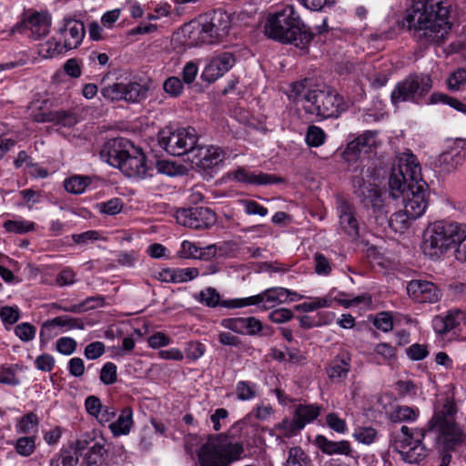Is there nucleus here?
<instances>
[{
  "instance_id": "dca6fc26",
  "label": "nucleus",
  "mask_w": 466,
  "mask_h": 466,
  "mask_svg": "<svg viewBox=\"0 0 466 466\" xmlns=\"http://www.w3.org/2000/svg\"><path fill=\"white\" fill-rule=\"evenodd\" d=\"M466 323V314L460 309H450L446 314L437 315L432 319L434 331L441 336L459 335L461 326Z\"/></svg>"
},
{
  "instance_id": "5701e85b",
  "label": "nucleus",
  "mask_w": 466,
  "mask_h": 466,
  "mask_svg": "<svg viewBox=\"0 0 466 466\" xmlns=\"http://www.w3.org/2000/svg\"><path fill=\"white\" fill-rule=\"evenodd\" d=\"M317 447L327 455L352 456L351 445L348 441H333L323 435L315 438Z\"/></svg>"
},
{
  "instance_id": "c9c22d12",
  "label": "nucleus",
  "mask_w": 466,
  "mask_h": 466,
  "mask_svg": "<svg viewBox=\"0 0 466 466\" xmlns=\"http://www.w3.org/2000/svg\"><path fill=\"white\" fill-rule=\"evenodd\" d=\"M405 209L395 212L389 219L390 228L396 233L404 232L410 225V221L415 220Z\"/></svg>"
},
{
  "instance_id": "4be33fe9",
  "label": "nucleus",
  "mask_w": 466,
  "mask_h": 466,
  "mask_svg": "<svg viewBox=\"0 0 466 466\" xmlns=\"http://www.w3.org/2000/svg\"><path fill=\"white\" fill-rule=\"evenodd\" d=\"M338 212L340 230L351 238H357L359 236V222L353 205L342 200L338 206Z\"/></svg>"
},
{
  "instance_id": "0e129e2a",
  "label": "nucleus",
  "mask_w": 466,
  "mask_h": 466,
  "mask_svg": "<svg viewBox=\"0 0 466 466\" xmlns=\"http://www.w3.org/2000/svg\"><path fill=\"white\" fill-rule=\"evenodd\" d=\"M106 352V346L101 341H94L86 346L84 355L88 360H96Z\"/></svg>"
},
{
  "instance_id": "f3484780",
  "label": "nucleus",
  "mask_w": 466,
  "mask_h": 466,
  "mask_svg": "<svg viewBox=\"0 0 466 466\" xmlns=\"http://www.w3.org/2000/svg\"><path fill=\"white\" fill-rule=\"evenodd\" d=\"M236 63V58L231 52L218 53L206 65L203 72V79L212 83L223 76Z\"/></svg>"
},
{
  "instance_id": "de8ad7c7",
  "label": "nucleus",
  "mask_w": 466,
  "mask_h": 466,
  "mask_svg": "<svg viewBox=\"0 0 466 466\" xmlns=\"http://www.w3.org/2000/svg\"><path fill=\"white\" fill-rule=\"evenodd\" d=\"M39 420L34 412L23 416L17 424V431L25 434L36 431Z\"/></svg>"
},
{
  "instance_id": "09e8293b",
  "label": "nucleus",
  "mask_w": 466,
  "mask_h": 466,
  "mask_svg": "<svg viewBox=\"0 0 466 466\" xmlns=\"http://www.w3.org/2000/svg\"><path fill=\"white\" fill-rule=\"evenodd\" d=\"M330 298H314L310 302H304L295 306V309L303 312H311L318 309L328 308L331 306Z\"/></svg>"
},
{
  "instance_id": "9d476101",
  "label": "nucleus",
  "mask_w": 466,
  "mask_h": 466,
  "mask_svg": "<svg viewBox=\"0 0 466 466\" xmlns=\"http://www.w3.org/2000/svg\"><path fill=\"white\" fill-rule=\"evenodd\" d=\"M432 81L430 76L420 74L410 75L399 82L390 94L391 103L397 106L402 102L418 103L431 89Z\"/></svg>"
},
{
  "instance_id": "052dcab7",
  "label": "nucleus",
  "mask_w": 466,
  "mask_h": 466,
  "mask_svg": "<svg viewBox=\"0 0 466 466\" xmlns=\"http://www.w3.org/2000/svg\"><path fill=\"white\" fill-rule=\"evenodd\" d=\"M206 351V347L199 341H189L187 343L185 353L186 357L190 360H198Z\"/></svg>"
},
{
  "instance_id": "6e6d98bb",
  "label": "nucleus",
  "mask_w": 466,
  "mask_h": 466,
  "mask_svg": "<svg viewBox=\"0 0 466 466\" xmlns=\"http://www.w3.org/2000/svg\"><path fill=\"white\" fill-rule=\"evenodd\" d=\"M314 269L318 275L328 276L331 273L332 264L328 258L321 253L314 255Z\"/></svg>"
},
{
  "instance_id": "ddd939ff",
  "label": "nucleus",
  "mask_w": 466,
  "mask_h": 466,
  "mask_svg": "<svg viewBox=\"0 0 466 466\" xmlns=\"http://www.w3.org/2000/svg\"><path fill=\"white\" fill-rule=\"evenodd\" d=\"M176 218L179 224L194 229L208 228L216 222L215 213L205 207L182 208L177 212Z\"/></svg>"
},
{
  "instance_id": "aec40b11",
  "label": "nucleus",
  "mask_w": 466,
  "mask_h": 466,
  "mask_svg": "<svg viewBox=\"0 0 466 466\" xmlns=\"http://www.w3.org/2000/svg\"><path fill=\"white\" fill-rule=\"evenodd\" d=\"M409 296L419 303H432L439 299V289L432 283L425 280H411L407 286Z\"/></svg>"
},
{
  "instance_id": "bb28decb",
  "label": "nucleus",
  "mask_w": 466,
  "mask_h": 466,
  "mask_svg": "<svg viewBox=\"0 0 466 466\" xmlns=\"http://www.w3.org/2000/svg\"><path fill=\"white\" fill-rule=\"evenodd\" d=\"M55 327L66 328L67 329H84L85 322L82 319L72 318L69 316H58L46 320L41 329L40 337H44L46 332H50Z\"/></svg>"
},
{
  "instance_id": "69168bd1",
  "label": "nucleus",
  "mask_w": 466,
  "mask_h": 466,
  "mask_svg": "<svg viewBox=\"0 0 466 466\" xmlns=\"http://www.w3.org/2000/svg\"><path fill=\"white\" fill-rule=\"evenodd\" d=\"M76 341L69 337H63L56 340V350L64 355H71L76 349Z\"/></svg>"
},
{
  "instance_id": "f704fd0d",
  "label": "nucleus",
  "mask_w": 466,
  "mask_h": 466,
  "mask_svg": "<svg viewBox=\"0 0 466 466\" xmlns=\"http://www.w3.org/2000/svg\"><path fill=\"white\" fill-rule=\"evenodd\" d=\"M208 21L211 25V28L213 27L215 29L219 38L228 35L230 22L226 13L215 11L210 17H208Z\"/></svg>"
},
{
  "instance_id": "9b49d317",
  "label": "nucleus",
  "mask_w": 466,
  "mask_h": 466,
  "mask_svg": "<svg viewBox=\"0 0 466 466\" xmlns=\"http://www.w3.org/2000/svg\"><path fill=\"white\" fill-rule=\"evenodd\" d=\"M51 24L52 17L47 12L28 10L15 25V31L32 40H40L49 34Z\"/></svg>"
},
{
  "instance_id": "4468645a",
  "label": "nucleus",
  "mask_w": 466,
  "mask_h": 466,
  "mask_svg": "<svg viewBox=\"0 0 466 466\" xmlns=\"http://www.w3.org/2000/svg\"><path fill=\"white\" fill-rule=\"evenodd\" d=\"M379 143L378 132L367 130L349 142L342 157L347 162H354L361 154L370 153L378 147Z\"/></svg>"
},
{
  "instance_id": "774afa93",
  "label": "nucleus",
  "mask_w": 466,
  "mask_h": 466,
  "mask_svg": "<svg viewBox=\"0 0 466 466\" xmlns=\"http://www.w3.org/2000/svg\"><path fill=\"white\" fill-rule=\"evenodd\" d=\"M199 247H198L195 243L184 240L181 243L180 250L178 251V256L183 258H198Z\"/></svg>"
},
{
  "instance_id": "39448f33",
  "label": "nucleus",
  "mask_w": 466,
  "mask_h": 466,
  "mask_svg": "<svg viewBox=\"0 0 466 466\" xmlns=\"http://www.w3.org/2000/svg\"><path fill=\"white\" fill-rule=\"evenodd\" d=\"M245 457L244 445L226 433L209 435L198 451L200 465L229 466Z\"/></svg>"
},
{
  "instance_id": "423d86ee",
  "label": "nucleus",
  "mask_w": 466,
  "mask_h": 466,
  "mask_svg": "<svg viewBox=\"0 0 466 466\" xmlns=\"http://www.w3.org/2000/svg\"><path fill=\"white\" fill-rule=\"evenodd\" d=\"M462 227L463 225L444 220L433 223L424 233L423 253L434 260L449 249L457 248L462 236Z\"/></svg>"
},
{
  "instance_id": "6e6552de",
  "label": "nucleus",
  "mask_w": 466,
  "mask_h": 466,
  "mask_svg": "<svg viewBox=\"0 0 466 466\" xmlns=\"http://www.w3.org/2000/svg\"><path fill=\"white\" fill-rule=\"evenodd\" d=\"M305 100L310 104L306 110L322 118H338L349 107L343 96L331 89L308 90Z\"/></svg>"
},
{
  "instance_id": "6ab92c4d",
  "label": "nucleus",
  "mask_w": 466,
  "mask_h": 466,
  "mask_svg": "<svg viewBox=\"0 0 466 466\" xmlns=\"http://www.w3.org/2000/svg\"><path fill=\"white\" fill-rule=\"evenodd\" d=\"M58 31L64 40L62 48L66 51L76 48L82 43L86 34L84 24L72 18H65Z\"/></svg>"
},
{
  "instance_id": "f257e3e1",
  "label": "nucleus",
  "mask_w": 466,
  "mask_h": 466,
  "mask_svg": "<svg viewBox=\"0 0 466 466\" xmlns=\"http://www.w3.org/2000/svg\"><path fill=\"white\" fill-rule=\"evenodd\" d=\"M450 15L451 5L445 0H413L402 26L420 46L428 48L446 39L452 25Z\"/></svg>"
},
{
  "instance_id": "49530a36",
  "label": "nucleus",
  "mask_w": 466,
  "mask_h": 466,
  "mask_svg": "<svg viewBox=\"0 0 466 466\" xmlns=\"http://www.w3.org/2000/svg\"><path fill=\"white\" fill-rule=\"evenodd\" d=\"M170 275L171 282H187L196 279L199 271L197 268H175V271H167Z\"/></svg>"
},
{
  "instance_id": "1a4fd4ad",
  "label": "nucleus",
  "mask_w": 466,
  "mask_h": 466,
  "mask_svg": "<svg viewBox=\"0 0 466 466\" xmlns=\"http://www.w3.org/2000/svg\"><path fill=\"white\" fill-rule=\"evenodd\" d=\"M158 144L167 153L175 157L187 155L191 157L198 137L195 128L181 127L176 130L164 128L158 133Z\"/></svg>"
},
{
  "instance_id": "c03bdc74",
  "label": "nucleus",
  "mask_w": 466,
  "mask_h": 466,
  "mask_svg": "<svg viewBox=\"0 0 466 466\" xmlns=\"http://www.w3.org/2000/svg\"><path fill=\"white\" fill-rule=\"evenodd\" d=\"M237 397L240 400H250L257 396L258 385L256 383L240 380L236 386Z\"/></svg>"
},
{
  "instance_id": "a18cd8bd",
  "label": "nucleus",
  "mask_w": 466,
  "mask_h": 466,
  "mask_svg": "<svg viewBox=\"0 0 466 466\" xmlns=\"http://www.w3.org/2000/svg\"><path fill=\"white\" fill-rule=\"evenodd\" d=\"M431 104L443 103L451 106L457 111L466 113V105L460 100L442 93H433L430 97Z\"/></svg>"
},
{
  "instance_id": "2eb2a0df",
  "label": "nucleus",
  "mask_w": 466,
  "mask_h": 466,
  "mask_svg": "<svg viewBox=\"0 0 466 466\" xmlns=\"http://www.w3.org/2000/svg\"><path fill=\"white\" fill-rule=\"evenodd\" d=\"M352 186L354 194L364 207L372 208L374 211L383 208L381 193L376 185L367 183L363 177L356 176L352 179Z\"/></svg>"
},
{
  "instance_id": "0eeeda50",
  "label": "nucleus",
  "mask_w": 466,
  "mask_h": 466,
  "mask_svg": "<svg viewBox=\"0 0 466 466\" xmlns=\"http://www.w3.org/2000/svg\"><path fill=\"white\" fill-rule=\"evenodd\" d=\"M413 182H423L421 167L417 157L410 150L398 153L392 164L389 178L390 195L399 198L404 189Z\"/></svg>"
},
{
  "instance_id": "bf43d9fd",
  "label": "nucleus",
  "mask_w": 466,
  "mask_h": 466,
  "mask_svg": "<svg viewBox=\"0 0 466 466\" xmlns=\"http://www.w3.org/2000/svg\"><path fill=\"white\" fill-rule=\"evenodd\" d=\"M35 328L28 322L20 323L15 328V335L25 342L33 340L35 339Z\"/></svg>"
},
{
  "instance_id": "3c124183",
  "label": "nucleus",
  "mask_w": 466,
  "mask_h": 466,
  "mask_svg": "<svg viewBox=\"0 0 466 466\" xmlns=\"http://www.w3.org/2000/svg\"><path fill=\"white\" fill-rule=\"evenodd\" d=\"M100 381L105 385H112L116 382L117 380V368L113 362H106L101 370L99 376Z\"/></svg>"
},
{
  "instance_id": "13d9d810",
  "label": "nucleus",
  "mask_w": 466,
  "mask_h": 466,
  "mask_svg": "<svg viewBox=\"0 0 466 466\" xmlns=\"http://www.w3.org/2000/svg\"><path fill=\"white\" fill-rule=\"evenodd\" d=\"M354 438L364 444H370L377 436V431L372 427H359L355 430Z\"/></svg>"
},
{
  "instance_id": "2f4dec72",
  "label": "nucleus",
  "mask_w": 466,
  "mask_h": 466,
  "mask_svg": "<svg viewBox=\"0 0 466 466\" xmlns=\"http://www.w3.org/2000/svg\"><path fill=\"white\" fill-rule=\"evenodd\" d=\"M321 406L317 404H299L294 411V416L299 423L306 424L315 420L320 413Z\"/></svg>"
},
{
  "instance_id": "338daca9",
  "label": "nucleus",
  "mask_w": 466,
  "mask_h": 466,
  "mask_svg": "<svg viewBox=\"0 0 466 466\" xmlns=\"http://www.w3.org/2000/svg\"><path fill=\"white\" fill-rule=\"evenodd\" d=\"M220 326L242 335L246 331L244 330L243 317L223 319L220 321Z\"/></svg>"
},
{
  "instance_id": "7ed1b4c3",
  "label": "nucleus",
  "mask_w": 466,
  "mask_h": 466,
  "mask_svg": "<svg viewBox=\"0 0 466 466\" xmlns=\"http://www.w3.org/2000/svg\"><path fill=\"white\" fill-rule=\"evenodd\" d=\"M265 35L283 44H293L304 49L312 40L313 35L300 19L292 5L270 14L264 26Z\"/></svg>"
},
{
  "instance_id": "5fc2aeb1",
  "label": "nucleus",
  "mask_w": 466,
  "mask_h": 466,
  "mask_svg": "<svg viewBox=\"0 0 466 466\" xmlns=\"http://www.w3.org/2000/svg\"><path fill=\"white\" fill-rule=\"evenodd\" d=\"M51 122L61 127H73L77 123L76 116L66 111H53Z\"/></svg>"
},
{
  "instance_id": "b1692460",
  "label": "nucleus",
  "mask_w": 466,
  "mask_h": 466,
  "mask_svg": "<svg viewBox=\"0 0 466 466\" xmlns=\"http://www.w3.org/2000/svg\"><path fill=\"white\" fill-rule=\"evenodd\" d=\"M265 304L262 305V309H268L273 308L276 304L285 303L287 301H293L295 297L299 299L302 296L297 292L291 291L288 289L281 287L270 288L263 291Z\"/></svg>"
},
{
  "instance_id": "a211bd4d",
  "label": "nucleus",
  "mask_w": 466,
  "mask_h": 466,
  "mask_svg": "<svg viewBox=\"0 0 466 466\" xmlns=\"http://www.w3.org/2000/svg\"><path fill=\"white\" fill-rule=\"evenodd\" d=\"M225 152L216 146L199 147L196 146L188 160L203 169L211 168L222 162Z\"/></svg>"
},
{
  "instance_id": "4c0bfd02",
  "label": "nucleus",
  "mask_w": 466,
  "mask_h": 466,
  "mask_svg": "<svg viewBox=\"0 0 466 466\" xmlns=\"http://www.w3.org/2000/svg\"><path fill=\"white\" fill-rule=\"evenodd\" d=\"M105 304V299L102 296L88 297L78 304L66 306V309H63L65 312L72 313H82L88 309H95L96 307H102Z\"/></svg>"
},
{
  "instance_id": "ea45409f",
  "label": "nucleus",
  "mask_w": 466,
  "mask_h": 466,
  "mask_svg": "<svg viewBox=\"0 0 466 466\" xmlns=\"http://www.w3.org/2000/svg\"><path fill=\"white\" fill-rule=\"evenodd\" d=\"M147 89L137 82L124 84V100L138 102L147 95Z\"/></svg>"
},
{
  "instance_id": "a19ab883",
  "label": "nucleus",
  "mask_w": 466,
  "mask_h": 466,
  "mask_svg": "<svg viewBox=\"0 0 466 466\" xmlns=\"http://www.w3.org/2000/svg\"><path fill=\"white\" fill-rule=\"evenodd\" d=\"M35 224L25 219H9L4 223L7 232L15 234H25L35 229Z\"/></svg>"
},
{
  "instance_id": "20e7f679",
  "label": "nucleus",
  "mask_w": 466,
  "mask_h": 466,
  "mask_svg": "<svg viewBox=\"0 0 466 466\" xmlns=\"http://www.w3.org/2000/svg\"><path fill=\"white\" fill-rule=\"evenodd\" d=\"M456 413V404L450 399L434 408L433 415L425 430L427 432H436V446L439 451H453L466 441V432L455 421Z\"/></svg>"
},
{
  "instance_id": "c756f323",
  "label": "nucleus",
  "mask_w": 466,
  "mask_h": 466,
  "mask_svg": "<svg viewBox=\"0 0 466 466\" xmlns=\"http://www.w3.org/2000/svg\"><path fill=\"white\" fill-rule=\"evenodd\" d=\"M132 425L133 411L130 407H126L121 410L116 420L109 424V429L114 436H121L128 434Z\"/></svg>"
},
{
  "instance_id": "79ce46f5",
  "label": "nucleus",
  "mask_w": 466,
  "mask_h": 466,
  "mask_svg": "<svg viewBox=\"0 0 466 466\" xmlns=\"http://www.w3.org/2000/svg\"><path fill=\"white\" fill-rule=\"evenodd\" d=\"M80 456L76 451H61L59 456L52 459L50 466H77L80 465Z\"/></svg>"
},
{
  "instance_id": "4d7b16f0",
  "label": "nucleus",
  "mask_w": 466,
  "mask_h": 466,
  "mask_svg": "<svg viewBox=\"0 0 466 466\" xmlns=\"http://www.w3.org/2000/svg\"><path fill=\"white\" fill-rule=\"evenodd\" d=\"M102 96L111 101L124 99V84L116 83L105 86L101 90Z\"/></svg>"
},
{
  "instance_id": "473e14b6",
  "label": "nucleus",
  "mask_w": 466,
  "mask_h": 466,
  "mask_svg": "<svg viewBox=\"0 0 466 466\" xmlns=\"http://www.w3.org/2000/svg\"><path fill=\"white\" fill-rule=\"evenodd\" d=\"M420 414V410L415 407L397 406L390 412L389 419L391 422H412L415 421Z\"/></svg>"
},
{
  "instance_id": "412c9836",
  "label": "nucleus",
  "mask_w": 466,
  "mask_h": 466,
  "mask_svg": "<svg viewBox=\"0 0 466 466\" xmlns=\"http://www.w3.org/2000/svg\"><path fill=\"white\" fill-rule=\"evenodd\" d=\"M232 177L238 182L255 185V186H265L277 183H282L284 180L272 174L263 172H251L243 167H238L236 170L231 172Z\"/></svg>"
},
{
  "instance_id": "864d4df0",
  "label": "nucleus",
  "mask_w": 466,
  "mask_h": 466,
  "mask_svg": "<svg viewBox=\"0 0 466 466\" xmlns=\"http://www.w3.org/2000/svg\"><path fill=\"white\" fill-rule=\"evenodd\" d=\"M466 84V69L458 68L447 79L448 88L451 91H458Z\"/></svg>"
},
{
  "instance_id": "58836bf2",
  "label": "nucleus",
  "mask_w": 466,
  "mask_h": 466,
  "mask_svg": "<svg viewBox=\"0 0 466 466\" xmlns=\"http://www.w3.org/2000/svg\"><path fill=\"white\" fill-rule=\"evenodd\" d=\"M91 183V178L87 176H73L64 182L65 189L75 195L85 192L86 187Z\"/></svg>"
},
{
  "instance_id": "f8f14e48",
  "label": "nucleus",
  "mask_w": 466,
  "mask_h": 466,
  "mask_svg": "<svg viewBox=\"0 0 466 466\" xmlns=\"http://www.w3.org/2000/svg\"><path fill=\"white\" fill-rule=\"evenodd\" d=\"M427 196L425 182H413L406 187L399 198H402L406 212L411 218H418L425 212L428 205Z\"/></svg>"
},
{
  "instance_id": "37998d69",
  "label": "nucleus",
  "mask_w": 466,
  "mask_h": 466,
  "mask_svg": "<svg viewBox=\"0 0 466 466\" xmlns=\"http://www.w3.org/2000/svg\"><path fill=\"white\" fill-rule=\"evenodd\" d=\"M305 141L310 147H319L325 143L326 134L321 127L311 125L307 129Z\"/></svg>"
},
{
  "instance_id": "a878e982",
  "label": "nucleus",
  "mask_w": 466,
  "mask_h": 466,
  "mask_svg": "<svg viewBox=\"0 0 466 466\" xmlns=\"http://www.w3.org/2000/svg\"><path fill=\"white\" fill-rule=\"evenodd\" d=\"M302 429L303 424L299 423L294 416L293 419L285 418L282 421L275 424V426L269 431V435L276 437L277 440L291 438L298 435Z\"/></svg>"
},
{
  "instance_id": "7c9ffc66",
  "label": "nucleus",
  "mask_w": 466,
  "mask_h": 466,
  "mask_svg": "<svg viewBox=\"0 0 466 466\" xmlns=\"http://www.w3.org/2000/svg\"><path fill=\"white\" fill-rule=\"evenodd\" d=\"M105 452L104 443L94 442L87 451L83 452V455H79L81 458L79 466H98L102 461Z\"/></svg>"
},
{
  "instance_id": "393cba45",
  "label": "nucleus",
  "mask_w": 466,
  "mask_h": 466,
  "mask_svg": "<svg viewBox=\"0 0 466 466\" xmlns=\"http://www.w3.org/2000/svg\"><path fill=\"white\" fill-rule=\"evenodd\" d=\"M426 433V430L421 429L419 431L420 439L415 441L413 446L410 447L407 451H398L405 462L410 464L420 463L426 458L428 451L422 442Z\"/></svg>"
},
{
  "instance_id": "680f3d73",
  "label": "nucleus",
  "mask_w": 466,
  "mask_h": 466,
  "mask_svg": "<svg viewBox=\"0 0 466 466\" xmlns=\"http://www.w3.org/2000/svg\"><path fill=\"white\" fill-rule=\"evenodd\" d=\"M35 448V437H22L16 441L15 450L22 456L31 455Z\"/></svg>"
},
{
  "instance_id": "8fccbe9b",
  "label": "nucleus",
  "mask_w": 466,
  "mask_h": 466,
  "mask_svg": "<svg viewBox=\"0 0 466 466\" xmlns=\"http://www.w3.org/2000/svg\"><path fill=\"white\" fill-rule=\"evenodd\" d=\"M198 301L210 308L219 306L220 295L216 289L208 287L198 294Z\"/></svg>"
},
{
  "instance_id": "e433bc0d",
  "label": "nucleus",
  "mask_w": 466,
  "mask_h": 466,
  "mask_svg": "<svg viewBox=\"0 0 466 466\" xmlns=\"http://www.w3.org/2000/svg\"><path fill=\"white\" fill-rule=\"evenodd\" d=\"M196 33L198 34V40L201 44H212L218 41L220 38L217 35V32L208 21V16H205L198 24Z\"/></svg>"
},
{
  "instance_id": "f03ea898",
  "label": "nucleus",
  "mask_w": 466,
  "mask_h": 466,
  "mask_svg": "<svg viewBox=\"0 0 466 466\" xmlns=\"http://www.w3.org/2000/svg\"><path fill=\"white\" fill-rule=\"evenodd\" d=\"M100 157L127 177L145 179L152 176L153 168L147 166L145 154L126 138L108 140L102 147Z\"/></svg>"
},
{
  "instance_id": "e2e57ef3",
  "label": "nucleus",
  "mask_w": 466,
  "mask_h": 466,
  "mask_svg": "<svg viewBox=\"0 0 466 466\" xmlns=\"http://www.w3.org/2000/svg\"><path fill=\"white\" fill-rule=\"evenodd\" d=\"M373 325L383 332H388L393 328L392 317L389 312H380L374 319Z\"/></svg>"
},
{
  "instance_id": "72a5a7b5",
  "label": "nucleus",
  "mask_w": 466,
  "mask_h": 466,
  "mask_svg": "<svg viewBox=\"0 0 466 466\" xmlns=\"http://www.w3.org/2000/svg\"><path fill=\"white\" fill-rule=\"evenodd\" d=\"M284 466H312L309 455L299 446L291 447Z\"/></svg>"
},
{
  "instance_id": "c85d7f7f",
  "label": "nucleus",
  "mask_w": 466,
  "mask_h": 466,
  "mask_svg": "<svg viewBox=\"0 0 466 466\" xmlns=\"http://www.w3.org/2000/svg\"><path fill=\"white\" fill-rule=\"evenodd\" d=\"M351 359L348 352L337 355L327 368V373L331 380L346 378L350 370Z\"/></svg>"
},
{
  "instance_id": "603ef678",
  "label": "nucleus",
  "mask_w": 466,
  "mask_h": 466,
  "mask_svg": "<svg viewBox=\"0 0 466 466\" xmlns=\"http://www.w3.org/2000/svg\"><path fill=\"white\" fill-rule=\"evenodd\" d=\"M0 318L5 328L8 329V326H12L16 323L20 319L19 309L15 306H5L0 310Z\"/></svg>"
},
{
  "instance_id": "cd10ccee",
  "label": "nucleus",
  "mask_w": 466,
  "mask_h": 466,
  "mask_svg": "<svg viewBox=\"0 0 466 466\" xmlns=\"http://www.w3.org/2000/svg\"><path fill=\"white\" fill-rule=\"evenodd\" d=\"M465 156L457 148L443 152L437 158L436 164L441 168V172L450 173L460 167L464 161Z\"/></svg>"
}]
</instances>
